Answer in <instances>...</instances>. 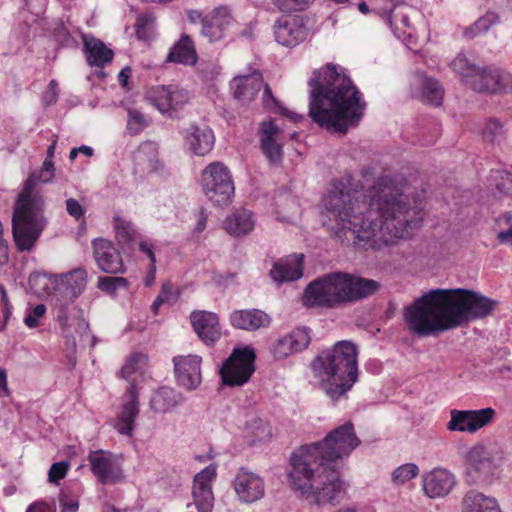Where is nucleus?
<instances>
[{
  "label": "nucleus",
  "mask_w": 512,
  "mask_h": 512,
  "mask_svg": "<svg viewBox=\"0 0 512 512\" xmlns=\"http://www.w3.org/2000/svg\"><path fill=\"white\" fill-rule=\"evenodd\" d=\"M152 18L149 14H141L137 17L135 23V32L136 34H141V27H150V22Z\"/></svg>",
  "instance_id": "obj_59"
},
{
  "label": "nucleus",
  "mask_w": 512,
  "mask_h": 512,
  "mask_svg": "<svg viewBox=\"0 0 512 512\" xmlns=\"http://www.w3.org/2000/svg\"><path fill=\"white\" fill-rule=\"evenodd\" d=\"M201 188L207 199L215 206L230 204L235 187L228 167L222 162L208 164L201 173Z\"/></svg>",
  "instance_id": "obj_10"
},
{
  "label": "nucleus",
  "mask_w": 512,
  "mask_h": 512,
  "mask_svg": "<svg viewBox=\"0 0 512 512\" xmlns=\"http://www.w3.org/2000/svg\"><path fill=\"white\" fill-rule=\"evenodd\" d=\"M59 96V87L58 82L55 79H52L47 89L42 94V101L45 107L51 106L55 104L58 100Z\"/></svg>",
  "instance_id": "obj_52"
},
{
  "label": "nucleus",
  "mask_w": 512,
  "mask_h": 512,
  "mask_svg": "<svg viewBox=\"0 0 512 512\" xmlns=\"http://www.w3.org/2000/svg\"><path fill=\"white\" fill-rule=\"evenodd\" d=\"M116 236L119 242L128 244L134 238V230L130 224L120 219L119 217L114 218Z\"/></svg>",
  "instance_id": "obj_47"
},
{
  "label": "nucleus",
  "mask_w": 512,
  "mask_h": 512,
  "mask_svg": "<svg viewBox=\"0 0 512 512\" xmlns=\"http://www.w3.org/2000/svg\"><path fill=\"white\" fill-rule=\"evenodd\" d=\"M55 37L59 41L60 45L67 48H77L78 42L69 32V30L65 27L63 23H61L55 29Z\"/></svg>",
  "instance_id": "obj_49"
},
{
  "label": "nucleus",
  "mask_w": 512,
  "mask_h": 512,
  "mask_svg": "<svg viewBox=\"0 0 512 512\" xmlns=\"http://www.w3.org/2000/svg\"><path fill=\"white\" fill-rule=\"evenodd\" d=\"M463 512H502L495 498L470 491L463 501Z\"/></svg>",
  "instance_id": "obj_36"
},
{
  "label": "nucleus",
  "mask_w": 512,
  "mask_h": 512,
  "mask_svg": "<svg viewBox=\"0 0 512 512\" xmlns=\"http://www.w3.org/2000/svg\"><path fill=\"white\" fill-rule=\"evenodd\" d=\"M125 398L126 400L117 416L115 429L122 435L132 436L135 420L139 414V392L134 380L129 382Z\"/></svg>",
  "instance_id": "obj_24"
},
{
  "label": "nucleus",
  "mask_w": 512,
  "mask_h": 512,
  "mask_svg": "<svg viewBox=\"0 0 512 512\" xmlns=\"http://www.w3.org/2000/svg\"><path fill=\"white\" fill-rule=\"evenodd\" d=\"M181 134L189 150L197 156L208 154L215 143L214 133L208 126L200 127L196 124H191Z\"/></svg>",
  "instance_id": "obj_27"
},
{
  "label": "nucleus",
  "mask_w": 512,
  "mask_h": 512,
  "mask_svg": "<svg viewBox=\"0 0 512 512\" xmlns=\"http://www.w3.org/2000/svg\"><path fill=\"white\" fill-rule=\"evenodd\" d=\"M83 53L91 67L104 68L114 58V52L105 43L93 35L82 34Z\"/></svg>",
  "instance_id": "obj_28"
},
{
  "label": "nucleus",
  "mask_w": 512,
  "mask_h": 512,
  "mask_svg": "<svg viewBox=\"0 0 512 512\" xmlns=\"http://www.w3.org/2000/svg\"><path fill=\"white\" fill-rule=\"evenodd\" d=\"M68 469L69 463L67 461L53 463L48 472L49 482L58 483L61 479L66 477Z\"/></svg>",
  "instance_id": "obj_50"
},
{
  "label": "nucleus",
  "mask_w": 512,
  "mask_h": 512,
  "mask_svg": "<svg viewBox=\"0 0 512 512\" xmlns=\"http://www.w3.org/2000/svg\"><path fill=\"white\" fill-rule=\"evenodd\" d=\"M260 140L275 139L276 135L280 133L279 127L273 122L272 119L263 121L260 125Z\"/></svg>",
  "instance_id": "obj_54"
},
{
  "label": "nucleus",
  "mask_w": 512,
  "mask_h": 512,
  "mask_svg": "<svg viewBox=\"0 0 512 512\" xmlns=\"http://www.w3.org/2000/svg\"><path fill=\"white\" fill-rule=\"evenodd\" d=\"M225 230L234 237L247 235L254 228L253 214L250 210L240 209L224 221Z\"/></svg>",
  "instance_id": "obj_35"
},
{
  "label": "nucleus",
  "mask_w": 512,
  "mask_h": 512,
  "mask_svg": "<svg viewBox=\"0 0 512 512\" xmlns=\"http://www.w3.org/2000/svg\"><path fill=\"white\" fill-rule=\"evenodd\" d=\"M419 473V468L414 463H406L397 467L392 472V481L394 484L400 485L415 478Z\"/></svg>",
  "instance_id": "obj_42"
},
{
  "label": "nucleus",
  "mask_w": 512,
  "mask_h": 512,
  "mask_svg": "<svg viewBox=\"0 0 512 512\" xmlns=\"http://www.w3.org/2000/svg\"><path fill=\"white\" fill-rule=\"evenodd\" d=\"M52 274L47 272L34 271L28 277L30 289L36 294L48 292L52 285Z\"/></svg>",
  "instance_id": "obj_40"
},
{
  "label": "nucleus",
  "mask_w": 512,
  "mask_h": 512,
  "mask_svg": "<svg viewBox=\"0 0 512 512\" xmlns=\"http://www.w3.org/2000/svg\"><path fill=\"white\" fill-rule=\"evenodd\" d=\"M229 321L233 328L253 332L261 328H267L271 324V317L263 310L239 309L229 315Z\"/></svg>",
  "instance_id": "obj_26"
},
{
  "label": "nucleus",
  "mask_w": 512,
  "mask_h": 512,
  "mask_svg": "<svg viewBox=\"0 0 512 512\" xmlns=\"http://www.w3.org/2000/svg\"><path fill=\"white\" fill-rule=\"evenodd\" d=\"M308 86V115L319 127L346 134L359 125L367 103L346 69L327 63L312 72Z\"/></svg>",
  "instance_id": "obj_4"
},
{
  "label": "nucleus",
  "mask_w": 512,
  "mask_h": 512,
  "mask_svg": "<svg viewBox=\"0 0 512 512\" xmlns=\"http://www.w3.org/2000/svg\"><path fill=\"white\" fill-rule=\"evenodd\" d=\"M450 65L463 82L476 92L498 94L512 91V74L500 68L478 67L464 55H458Z\"/></svg>",
  "instance_id": "obj_9"
},
{
  "label": "nucleus",
  "mask_w": 512,
  "mask_h": 512,
  "mask_svg": "<svg viewBox=\"0 0 512 512\" xmlns=\"http://www.w3.org/2000/svg\"><path fill=\"white\" fill-rule=\"evenodd\" d=\"M313 2L314 0H272L276 8L287 14L304 11L308 9Z\"/></svg>",
  "instance_id": "obj_43"
},
{
  "label": "nucleus",
  "mask_w": 512,
  "mask_h": 512,
  "mask_svg": "<svg viewBox=\"0 0 512 512\" xmlns=\"http://www.w3.org/2000/svg\"><path fill=\"white\" fill-rule=\"evenodd\" d=\"M262 102L265 108L269 110L275 109V112L280 115H288V109L281 105L280 101L273 95L268 84H264Z\"/></svg>",
  "instance_id": "obj_46"
},
{
  "label": "nucleus",
  "mask_w": 512,
  "mask_h": 512,
  "mask_svg": "<svg viewBox=\"0 0 512 512\" xmlns=\"http://www.w3.org/2000/svg\"><path fill=\"white\" fill-rule=\"evenodd\" d=\"M184 401L182 393L173 388H159L150 400V407L156 413H166L173 410Z\"/></svg>",
  "instance_id": "obj_34"
},
{
  "label": "nucleus",
  "mask_w": 512,
  "mask_h": 512,
  "mask_svg": "<svg viewBox=\"0 0 512 512\" xmlns=\"http://www.w3.org/2000/svg\"><path fill=\"white\" fill-rule=\"evenodd\" d=\"M255 360L252 347L234 348L219 370L222 384L229 387L246 384L255 372Z\"/></svg>",
  "instance_id": "obj_11"
},
{
  "label": "nucleus",
  "mask_w": 512,
  "mask_h": 512,
  "mask_svg": "<svg viewBox=\"0 0 512 512\" xmlns=\"http://www.w3.org/2000/svg\"><path fill=\"white\" fill-rule=\"evenodd\" d=\"M129 281L124 277L101 276L98 278L97 288L108 295L114 296L119 289H127Z\"/></svg>",
  "instance_id": "obj_39"
},
{
  "label": "nucleus",
  "mask_w": 512,
  "mask_h": 512,
  "mask_svg": "<svg viewBox=\"0 0 512 512\" xmlns=\"http://www.w3.org/2000/svg\"><path fill=\"white\" fill-rule=\"evenodd\" d=\"M52 288L62 294L66 299L74 301L85 290L87 284V271L84 268H75L68 273L51 275Z\"/></svg>",
  "instance_id": "obj_25"
},
{
  "label": "nucleus",
  "mask_w": 512,
  "mask_h": 512,
  "mask_svg": "<svg viewBox=\"0 0 512 512\" xmlns=\"http://www.w3.org/2000/svg\"><path fill=\"white\" fill-rule=\"evenodd\" d=\"M403 183L390 175L376 178L368 190L366 215L354 217L352 223L360 226V238H373V251L393 246L398 239L407 238L412 230L421 226V201L413 198L411 203L403 193Z\"/></svg>",
  "instance_id": "obj_2"
},
{
  "label": "nucleus",
  "mask_w": 512,
  "mask_h": 512,
  "mask_svg": "<svg viewBox=\"0 0 512 512\" xmlns=\"http://www.w3.org/2000/svg\"><path fill=\"white\" fill-rule=\"evenodd\" d=\"M190 322L198 338L208 347H213L222 336L219 316L210 311L196 310L190 314Z\"/></svg>",
  "instance_id": "obj_20"
},
{
  "label": "nucleus",
  "mask_w": 512,
  "mask_h": 512,
  "mask_svg": "<svg viewBox=\"0 0 512 512\" xmlns=\"http://www.w3.org/2000/svg\"><path fill=\"white\" fill-rule=\"evenodd\" d=\"M503 133V125L494 118H491L486 122L482 131L484 140L490 143H494L502 137Z\"/></svg>",
  "instance_id": "obj_45"
},
{
  "label": "nucleus",
  "mask_w": 512,
  "mask_h": 512,
  "mask_svg": "<svg viewBox=\"0 0 512 512\" xmlns=\"http://www.w3.org/2000/svg\"><path fill=\"white\" fill-rule=\"evenodd\" d=\"M360 444L353 423L347 421L323 440L301 445L289 459L291 487L303 496L314 497L318 505L338 502L345 488L336 461L348 457Z\"/></svg>",
  "instance_id": "obj_1"
},
{
  "label": "nucleus",
  "mask_w": 512,
  "mask_h": 512,
  "mask_svg": "<svg viewBox=\"0 0 512 512\" xmlns=\"http://www.w3.org/2000/svg\"><path fill=\"white\" fill-rule=\"evenodd\" d=\"M88 461L91 472L102 485L116 484L123 480V470L116 463L112 452L102 449L90 451Z\"/></svg>",
  "instance_id": "obj_16"
},
{
  "label": "nucleus",
  "mask_w": 512,
  "mask_h": 512,
  "mask_svg": "<svg viewBox=\"0 0 512 512\" xmlns=\"http://www.w3.org/2000/svg\"><path fill=\"white\" fill-rule=\"evenodd\" d=\"M56 320L62 326L63 329H65L66 326L68 325V314L66 304L60 305L57 312Z\"/></svg>",
  "instance_id": "obj_60"
},
{
  "label": "nucleus",
  "mask_w": 512,
  "mask_h": 512,
  "mask_svg": "<svg viewBox=\"0 0 512 512\" xmlns=\"http://www.w3.org/2000/svg\"><path fill=\"white\" fill-rule=\"evenodd\" d=\"M232 17L226 8H215L211 17L202 19L201 33L209 42H216L224 37V33L231 24Z\"/></svg>",
  "instance_id": "obj_30"
},
{
  "label": "nucleus",
  "mask_w": 512,
  "mask_h": 512,
  "mask_svg": "<svg viewBox=\"0 0 512 512\" xmlns=\"http://www.w3.org/2000/svg\"><path fill=\"white\" fill-rule=\"evenodd\" d=\"M235 99L241 101L253 100L263 86V77L261 73L254 72L251 75H244L233 80Z\"/></svg>",
  "instance_id": "obj_33"
},
{
  "label": "nucleus",
  "mask_w": 512,
  "mask_h": 512,
  "mask_svg": "<svg viewBox=\"0 0 512 512\" xmlns=\"http://www.w3.org/2000/svg\"><path fill=\"white\" fill-rule=\"evenodd\" d=\"M131 75V68L126 66L118 74V81L122 87L128 85V80Z\"/></svg>",
  "instance_id": "obj_62"
},
{
  "label": "nucleus",
  "mask_w": 512,
  "mask_h": 512,
  "mask_svg": "<svg viewBox=\"0 0 512 512\" xmlns=\"http://www.w3.org/2000/svg\"><path fill=\"white\" fill-rule=\"evenodd\" d=\"M172 287L170 284H163L161 289L157 295V297H161L163 303H170L172 297Z\"/></svg>",
  "instance_id": "obj_61"
},
{
  "label": "nucleus",
  "mask_w": 512,
  "mask_h": 512,
  "mask_svg": "<svg viewBox=\"0 0 512 512\" xmlns=\"http://www.w3.org/2000/svg\"><path fill=\"white\" fill-rule=\"evenodd\" d=\"M269 274L273 281L279 284L300 279L303 276V255L297 259L275 262Z\"/></svg>",
  "instance_id": "obj_31"
},
{
  "label": "nucleus",
  "mask_w": 512,
  "mask_h": 512,
  "mask_svg": "<svg viewBox=\"0 0 512 512\" xmlns=\"http://www.w3.org/2000/svg\"><path fill=\"white\" fill-rule=\"evenodd\" d=\"M498 23H500L499 14L489 10L464 30V36L468 39H474L478 35L486 33L491 27Z\"/></svg>",
  "instance_id": "obj_37"
},
{
  "label": "nucleus",
  "mask_w": 512,
  "mask_h": 512,
  "mask_svg": "<svg viewBox=\"0 0 512 512\" xmlns=\"http://www.w3.org/2000/svg\"><path fill=\"white\" fill-rule=\"evenodd\" d=\"M93 256L97 267L107 274L124 273L125 267L119 250L105 238L92 240Z\"/></svg>",
  "instance_id": "obj_18"
},
{
  "label": "nucleus",
  "mask_w": 512,
  "mask_h": 512,
  "mask_svg": "<svg viewBox=\"0 0 512 512\" xmlns=\"http://www.w3.org/2000/svg\"><path fill=\"white\" fill-rule=\"evenodd\" d=\"M261 149L271 163H277L283 157L282 146L276 139L261 140Z\"/></svg>",
  "instance_id": "obj_44"
},
{
  "label": "nucleus",
  "mask_w": 512,
  "mask_h": 512,
  "mask_svg": "<svg viewBox=\"0 0 512 512\" xmlns=\"http://www.w3.org/2000/svg\"><path fill=\"white\" fill-rule=\"evenodd\" d=\"M202 358L197 355L173 357L174 372L179 386L188 391L196 390L202 382Z\"/></svg>",
  "instance_id": "obj_19"
},
{
  "label": "nucleus",
  "mask_w": 512,
  "mask_h": 512,
  "mask_svg": "<svg viewBox=\"0 0 512 512\" xmlns=\"http://www.w3.org/2000/svg\"><path fill=\"white\" fill-rule=\"evenodd\" d=\"M496 411L491 408L478 410H457L450 411V420L447 423L449 431L475 433L491 423Z\"/></svg>",
  "instance_id": "obj_15"
},
{
  "label": "nucleus",
  "mask_w": 512,
  "mask_h": 512,
  "mask_svg": "<svg viewBox=\"0 0 512 512\" xmlns=\"http://www.w3.org/2000/svg\"><path fill=\"white\" fill-rule=\"evenodd\" d=\"M497 238L501 243L510 240L512 238V224L508 230L499 232Z\"/></svg>",
  "instance_id": "obj_64"
},
{
  "label": "nucleus",
  "mask_w": 512,
  "mask_h": 512,
  "mask_svg": "<svg viewBox=\"0 0 512 512\" xmlns=\"http://www.w3.org/2000/svg\"><path fill=\"white\" fill-rule=\"evenodd\" d=\"M323 202L329 220L333 217L335 221V224L323 223L332 237L337 238L342 245L371 249L373 238L356 237L362 233L360 232V226H355L352 223L354 217L365 216L366 211L354 206L351 192L346 190L342 181L333 183V188L328 192Z\"/></svg>",
  "instance_id": "obj_8"
},
{
  "label": "nucleus",
  "mask_w": 512,
  "mask_h": 512,
  "mask_svg": "<svg viewBox=\"0 0 512 512\" xmlns=\"http://www.w3.org/2000/svg\"><path fill=\"white\" fill-rule=\"evenodd\" d=\"M9 260L8 244L3 238V226L0 222V266L5 265Z\"/></svg>",
  "instance_id": "obj_56"
},
{
  "label": "nucleus",
  "mask_w": 512,
  "mask_h": 512,
  "mask_svg": "<svg viewBox=\"0 0 512 512\" xmlns=\"http://www.w3.org/2000/svg\"><path fill=\"white\" fill-rule=\"evenodd\" d=\"M357 346L341 340L331 348L322 350L310 363L311 370L320 380V389L332 402L347 398V393L358 380Z\"/></svg>",
  "instance_id": "obj_7"
},
{
  "label": "nucleus",
  "mask_w": 512,
  "mask_h": 512,
  "mask_svg": "<svg viewBox=\"0 0 512 512\" xmlns=\"http://www.w3.org/2000/svg\"><path fill=\"white\" fill-rule=\"evenodd\" d=\"M156 264H150L148 274L145 277L144 284L151 286L155 281Z\"/></svg>",
  "instance_id": "obj_63"
},
{
  "label": "nucleus",
  "mask_w": 512,
  "mask_h": 512,
  "mask_svg": "<svg viewBox=\"0 0 512 512\" xmlns=\"http://www.w3.org/2000/svg\"><path fill=\"white\" fill-rule=\"evenodd\" d=\"M128 117L127 129L133 134H137L140 129L148 125L142 112L137 109H129Z\"/></svg>",
  "instance_id": "obj_48"
},
{
  "label": "nucleus",
  "mask_w": 512,
  "mask_h": 512,
  "mask_svg": "<svg viewBox=\"0 0 512 512\" xmlns=\"http://www.w3.org/2000/svg\"><path fill=\"white\" fill-rule=\"evenodd\" d=\"M139 250L146 254L147 257L149 258L151 264H156V256H155V253L153 251V245L152 244H149L145 241H141L140 244H139Z\"/></svg>",
  "instance_id": "obj_58"
},
{
  "label": "nucleus",
  "mask_w": 512,
  "mask_h": 512,
  "mask_svg": "<svg viewBox=\"0 0 512 512\" xmlns=\"http://www.w3.org/2000/svg\"><path fill=\"white\" fill-rule=\"evenodd\" d=\"M66 210L67 213L70 216L74 217L76 220L81 219L85 214L82 205L79 203L78 200L74 198H69L66 200Z\"/></svg>",
  "instance_id": "obj_55"
},
{
  "label": "nucleus",
  "mask_w": 512,
  "mask_h": 512,
  "mask_svg": "<svg viewBox=\"0 0 512 512\" xmlns=\"http://www.w3.org/2000/svg\"><path fill=\"white\" fill-rule=\"evenodd\" d=\"M145 363L146 356L142 353L135 352L127 359L126 363L119 371V374L123 379L129 380L131 375L140 371L142 369V365Z\"/></svg>",
  "instance_id": "obj_41"
},
{
  "label": "nucleus",
  "mask_w": 512,
  "mask_h": 512,
  "mask_svg": "<svg viewBox=\"0 0 512 512\" xmlns=\"http://www.w3.org/2000/svg\"><path fill=\"white\" fill-rule=\"evenodd\" d=\"M26 512H55V507L44 501H38L30 504Z\"/></svg>",
  "instance_id": "obj_57"
},
{
  "label": "nucleus",
  "mask_w": 512,
  "mask_h": 512,
  "mask_svg": "<svg viewBox=\"0 0 512 512\" xmlns=\"http://www.w3.org/2000/svg\"><path fill=\"white\" fill-rule=\"evenodd\" d=\"M145 97L160 113L174 118L177 111L188 102L189 93L178 85H157L151 87Z\"/></svg>",
  "instance_id": "obj_12"
},
{
  "label": "nucleus",
  "mask_w": 512,
  "mask_h": 512,
  "mask_svg": "<svg viewBox=\"0 0 512 512\" xmlns=\"http://www.w3.org/2000/svg\"><path fill=\"white\" fill-rule=\"evenodd\" d=\"M198 55L194 42L187 34H182L180 39L170 48L167 62L193 66L197 63Z\"/></svg>",
  "instance_id": "obj_32"
},
{
  "label": "nucleus",
  "mask_w": 512,
  "mask_h": 512,
  "mask_svg": "<svg viewBox=\"0 0 512 512\" xmlns=\"http://www.w3.org/2000/svg\"><path fill=\"white\" fill-rule=\"evenodd\" d=\"M216 466L208 465L197 473L193 481V507H201L211 510L214 506V495L212 492V481L216 478Z\"/></svg>",
  "instance_id": "obj_23"
},
{
  "label": "nucleus",
  "mask_w": 512,
  "mask_h": 512,
  "mask_svg": "<svg viewBox=\"0 0 512 512\" xmlns=\"http://www.w3.org/2000/svg\"><path fill=\"white\" fill-rule=\"evenodd\" d=\"M233 486L239 500L244 503H254L265 494L264 480L244 467L238 470Z\"/></svg>",
  "instance_id": "obj_21"
},
{
  "label": "nucleus",
  "mask_w": 512,
  "mask_h": 512,
  "mask_svg": "<svg viewBox=\"0 0 512 512\" xmlns=\"http://www.w3.org/2000/svg\"><path fill=\"white\" fill-rule=\"evenodd\" d=\"M311 342V329L301 326L289 334L279 338L273 345V355L276 359H284L291 354L305 350Z\"/></svg>",
  "instance_id": "obj_22"
},
{
  "label": "nucleus",
  "mask_w": 512,
  "mask_h": 512,
  "mask_svg": "<svg viewBox=\"0 0 512 512\" xmlns=\"http://www.w3.org/2000/svg\"><path fill=\"white\" fill-rule=\"evenodd\" d=\"M385 6L380 9H373V13L381 16L385 23L392 29L397 38L407 33L411 28L409 11L413 8L406 3V0H384Z\"/></svg>",
  "instance_id": "obj_17"
},
{
  "label": "nucleus",
  "mask_w": 512,
  "mask_h": 512,
  "mask_svg": "<svg viewBox=\"0 0 512 512\" xmlns=\"http://www.w3.org/2000/svg\"><path fill=\"white\" fill-rule=\"evenodd\" d=\"M454 484V475L441 468L432 470L423 479V489L429 498L446 496L450 493Z\"/></svg>",
  "instance_id": "obj_29"
},
{
  "label": "nucleus",
  "mask_w": 512,
  "mask_h": 512,
  "mask_svg": "<svg viewBox=\"0 0 512 512\" xmlns=\"http://www.w3.org/2000/svg\"><path fill=\"white\" fill-rule=\"evenodd\" d=\"M308 17L299 14H284L274 25V37L278 44L293 48L304 42L309 34Z\"/></svg>",
  "instance_id": "obj_13"
},
{
  "label": "nucleus",
  "mask_w": 512,
  "mask_h": 512,
  "mask_svg": "<svg viewBox=\"0 0 512 512\" xmlns=\"http://www.w3.org/2000/svg\"><path fill=\"white\" fill-rule=\"evenodd\" d=\"M466 460L468 463L467 474L473 482H486L493 477L501 457L494 450L478 444L468 451Z\"/></svg>",
  "instance_id": "obj_14"
},
{
  "label": "nucleus",
  "mask_w": 512,
  "mask_h": 512,
  "mask_svg": "<svg viewBox=\"0 0 512 512\" xmlns=\"http://www.w3.org/2000/svg\"><path fill=\"white\" fill-rule=\"evenodd\" d=\"M46 313V306L44 304H37L25 317L24 323L29 328H35L39 324V318L43 317Z\"/></svg>",
  "instance_id": "obj_53"
},
{
  "label": "nucleus",
  "mask_w": 512,
  "mask_h": 512,
  "mask_svg": "<svg viewBox=\"0 0 512 512\" xmlns=\"http://www.w3.org/2000/svg\"><path fill=\"white\" fill-rule=\"evenodd\" d=\"M54 171L53 160L46 158L41 170L29 173L17 196L12 215V235L19 252L31 251L48 224L45 198L34 191L40 182H51Z\"/></svg>",
  "instance_id": "obj_5"
},
{
  "label": "nucleus",
  "mask_w": 512,
  "mask_h": 512,
  "mask_svg": "<svg viewBox=\"0 0 512 512\" xmlns=\"http://www.w3.org/2000/svg\"><path fill=\"white\" fill-rule=\"evenodd\" d=\"M60 512H77L79 502L77 498L71 495V491L63 490L59 496Z\"/></svg>",
  "instance_id": "obj_51"
},
{
  "label": "nucleus",
  "mask_w": 512,
  "mask_h": 512,
  "mask_svg": "<svg viewBox=\"0 0 512 512\" xmlns=\"http://www.w3.org/2000/svg\"><path fill=\"white\" fill-rule=\"evenodd\" d=\"M444 90L439 81L432 77H426L421 83V99L433 106H440L443 102Z\"/></svg>",
  "instance_id": "obj_38"
},
{
  "label": "nucleus",
  "mask_w": 512,
  "mask_h": 512,
  "mask_svg": "<svg viewBox=\"0 0 512 512\" xmlns=\"http://www.w3.org/2000/svg\"><path fill=\"white\" fill-rule=\"evenodd\" d=\"M498 301L466 288L432 289L404 308L410 331L426 337L489 316Z\"/></svg>",
  "instance_id": "obj_3"
},
{
  "label": "nucleus",
  "mask_w": 512,
  "mask_h": 512,
  "mask_svg": "<svg viewBox=\"0 0 512 512\" xmlns=\"http://www.w3.org/2000/svg\"><path fill=\"white\" fill-rule=\"evenodd\" d=\"M381 285L374 279L344 271H334L311 281L303 292L307 308L336 309L376 294Z\"/></svg>",
  "instance_id": "obj_6"
}]
</instances>
